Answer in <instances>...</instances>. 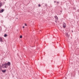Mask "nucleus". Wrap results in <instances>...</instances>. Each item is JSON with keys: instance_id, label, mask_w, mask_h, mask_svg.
<instances>
[{"instance_id": "5", "label": "nucleus", "mask_w": 79, "mask_h": 79, "mask_svg": "<svg viewBox=\"0 0 79 79\" xmlns=\"http://www.w3.org/2000/svg\"><path fill=\"white\" fill-rule=\"evenodd\" d=\"M0 42H3V39H2V38L1 37H0Z\"/></svg>"}, {"instance_id": "1", "label": "nucleus", "mask_w": 79, "mask_h": 79, "mask_svg": "<svg viewBox=\"0 0 79 79\" xmlns=\"http://www.w3.org/2000/svg\"><path fill=\"white\" fill-rule=\"evenodd\" d=\"M11 65V63L10 62H8L7 63H6L2 65L3 68H7L9 66Z\"/></svg>"}, {"instance_id": "8", "label": "nucleus", "mask_w": 79, "mask_h": 79, "mask_svg": "<svg viewBox=\"0 0 79 79\" xmlns=\"http://www.w3.org/2000/svg\"><path fill=\"white\" fill-rule=\"evenodd\" d=\"M7 35H8L6 34H5L4 35V37H6L7 36Z\"/></svg>"}, {"instance_id": "18", "label": "nucleus", "mask_w": 79, "mask_h": 79, "mask_svg": "<svg viewBox=\"0 0 79 79\" xmlns=\"http://www.w3.org/2000/svg\"><path fill=\"white\" fill-rule=\"evenodd\" d=\"M16 19H18V18H16Z\"/></svg>"}, {"instance_id": "11", "label": "nucleus", "mask_w": 79, "mask_h": 79, "mask_svg": "<svg viewBox=\"0 0 79 79\" xmlns=\"http://www.w3.org/2000/svg\"><path fill=\"white\" fill-rule=\"evenodd\" d=\"M38 6L39 7H40V4H39Z\"/></svg>"}, {"instance_id": "17", "label": "nucleus", "mask_w": 79, "mask_h": 79, "mask_svg": "<svg viewBox=\"0 0 79 79\" xmlns=\"http://www.w3.org/2000/svg\"><path fill=\"white\" fill-rule=\"evenodd\" d=\"M72 32H73V31H72Z\"/></svg>"}, {"instance_id": "13", "label": "nucleus", "mask_w": 79, "mask_h": 79, "mask_svg": "<svg viewBox=\"0 0 79 79\" xmlns=\"http://www.w3.org/2000/svg\"><path fill=\"white\" fill-rule=\"evenodd\" d=\"M1 68H2V66H0V69H1Z\"/></svg>"}, {"instance_id": "9", "label": "nucleus", "mask_w": 79, "mask_h": 79, "mask_svg": "<svg viewBox=\"0 0 79 79\" xmlns=\"http://www.w3.org/2000/svg\"><path fill=\"white\" fill-rule=\"evenodd\" d=\"M22 37H23V36H22V35H21L20 36V39H21V38H22Z\"/></svg>"}, {"instance_id": "19", "label": "nucleus", "mask_w": 79, "mask_h": 79, "mask_svg": "<svg viewBox=\"0 0 79 79\" xmlns=\"http://www.w3.org/2000/svg\"><path fill=\"white\" fill-rule=\"evenodd\" d=\"M60 11V12H61V11Z\"/></svg>"}, {"instance_id": "16", "label": "nucleus", "mask_w": 79, "mask_h": 79, "mask_svg": "<svg viewBox=\"0 0 79 79\" xmlns=\"http://www.w3.org/2000/svg\"><path fill=\"white\" fill-rule=\"evenodd\" d=\"M23 28H24V26H23Z\"/></svg>"}, {"instance_id": "3", "label": "nucleus", "mask_w": 79, "mask_h": 79, "mask_svg": "<svg viewBox=\"0 0 79 79\" xmlns=\"http://www.w3.org/2000/svg\"><path fill=\"white\" fill-rule=\"evenodd\" d=\"M63 27L64 28H65L66 26V24L65 23H64Z\"/></svg>"}, {"instance_id": "12", "label": "nucleus", "mask_w": 79, "mask_h": 79, "mask_svg": "<svg viewBox=\"0 0 79 79\" xmlns=\"http://www.w3.org/2000/svg\"><path fill=\"white\" fill-rule=\"evenodd\" d=\"M57 3H60V2H57Z\"/></svg>"}, {"instance_id": "2", "label": "nucleus", "mask_w": 79, "mask_h": 79, "mask_svg": "<svg viewBox=\"0 0 79 79\" xmlns=\"http://www.w3.org/2000/svg\"><path fill=\"white\" fill-rule=\"evenodd\" d=\"M65 34L66 36L67 37L69 38V35H68V33L67 32H66L65 33Z\"/></svg>"}, {"instance_id": "6", "label": "nucleus", "mask_w": 79, "mask_h": 79, "mask_svg": "<svg viewBox=\"0 0 79 79\" xmlns=\"http://www.w3.org/2000/svg\"><path fill=\"white\" fill-rule=\"evenodd\" d=\"M55 18L57 20H58V17H57V16H55Z\"/></svg>"}, {"instance_id": "10", "label": "nucleus", "mask_w": 79, "mask_h": 79, "mask_svg": "<svg viewBox=\"0 0 79 79\" xmlns=\"http://www.w3.org/2000/svg\"><path fill=\"white\" fill-rule=\"evenodd\" d=\"M25 26H27V24L26 23H25Z\"/></svg>"}, {"instance_id": "7", "label": "nucleus", "mask_w": 79, "mask_h": 79, "mask_svg": "<svg viewBox=\"0 0 79 79\" xmlns=\"http://www.w3.org/2000/svg\"><path fill=\"white\" fill-rule=\"evenodd\" d=\"M2 73H5V72L6 71V70H2Z\"/></svg>"}, {"instance_id": "4", "label": "nucleus", "mask_w": 79, "mask_h": 79, "mask_svg": "<svg viewBox=\"0 0 79 79\" xmlns=\"http://www.w3.org/2000/svg\"><path fill=\"white\" fill-rule=\"evenodd\" d=\"M5 10L3 9H2V10L0 11V13H3V11H4Z\"/></svg>"}, {"instance_id": "14", "label": "nucleus", "mask_w": 79, "mask_h": 79, "mask_svg": "<svg viewBox=\"0 0 79 79\" xmlns=\"http://www.w3.org/2000/svg\"><path fill=\"white\" fill-rule=\"evenodd\" d=\"M54 3H56V1H54Z\"/></svg>"}, {"instance_id": "15", "label": "nucleus", "mask_w": 79, "mask_h": 79, "mask_svg": "<svg viewBox=\"0 0 79 79\" xmlns=\"http://www.w3.org/2000/svg\"><path fill=\"white\" fill-rule=\"evenodd\" d=\"M1 6H2V5H0V7H1Z\"/></svg>"}]
</instances>
